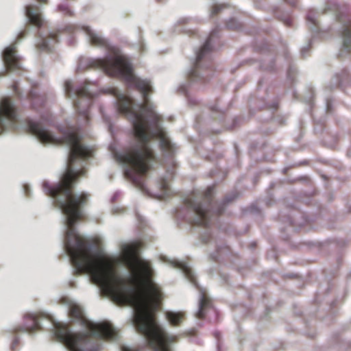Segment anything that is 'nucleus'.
<instances>
[{
    "label": "nucleus",
    "mask_w": 351,
    "mask_h": 351,
    "mask_svg": "<svg viewBox=\"0 0 351 351\" xmlns=\"http://www.w3.org/2000/svg\"><path fill=\"white\" fill-rule=\"evenodd\" d=\"M98 68L111 76L124 79L130 86L136 87L141 93L143 101H136L118 88L108 89L117 98L118 110L125 114L132 125L134 141L124 152H114L115 160L122 167L125 176L132 181L141 191H147L142 178L155 160L151 144H156L162 152L171 154L175 147L160 123V117L149 99V93L153 86L150 80L138 77L128 58L118 49L103 59L96 60Z\"/></svg>",
    "instance_id": "f257e3e1"
},
{
    "label": "nucleus",
    "mask_w": 351,
    "mask_h": 351,
    "mask_svg": "<svg viewBox=\"0 0 351 351\" xmlns=\"http://www.w3.org/2000/svg\"><path fill=\"white\" fill-rule=\"evenodd\" d=\"M69 308L71 318L80 324L82 331L75 332L67 324H53V335L69 351H97L104 340L115 341L119 337L116 328L107 321L94 322L84 315L83 308L75 301H62ZM119 306L132 308L131 324L146 339L154 351H172L176 337L169 334L158 324L154 311L160 301H113ZM121 351H138L123 346Z\"/></svg>",
    "instance_id": "f03ea898"
},
{
    "label": "nucleus",
    "mask_w": 351,
    "mask_h": 351,
    "mask_svg": "<svg viewBox=\"0 0 351 351\" xmlns=\"http://www.w3.org/2000/svg\"><path fill=\"white\" fill-rule=\"evenodd\" d=\"M64 90L66 95L73 100L80 116L83 117L84 122L86 123L89 119L88 110L93 97L92 93L86 85L74 88L70 81L65 82Z\"/></svg>",
    "instance_id": "7ed1b4c3"
},
{
    "label": "nucleus",
    "mask_w": 351,
    "mask_h": 351,
    "mask_svg": "<svg viewBox=\"0 0 351 351\" xmlns=\"http://www.w3.org/2000/svg\"><path fill=\"white\" fill-rule=\"evenodd\" d=\"M213 193V189H208L205 191L204 197L202 195L193 196L187 199L186 204L193 209L195 213L194 224L206 226L210 222L212 213L208 208V203L210 202V197Z\"/></svg>",
    "instance_id": "20e7f679"
},
{
    "label": "nucleus",
    "mask_w": 351,
    "mask_h": 351,
    "mask_svg": "<svg viewBox=\"0 0 351 351\" xmlns=\"http://www.w3.org/2000/svg\"><path fill=\"white\" fill-rule=\"evenodd\" d=\"M18 115L12 101L8 97L0 98V129H13L18 126Z\"/></svg>",
    "instance_id": "39448f33"
},
{
    "label": "nucleus",
    "mask_w": 351,
    "mask_h": 351,
    "mask_svg": "<svg viewBox=\"0 0 351 351\" xmlns=\"http://www.w3.org/2000/svg\"><path fill=\"white\" fill-rule=\"evenodd\" d=\"M330 12L334 13L335 17L339 21V33L342 39V45L345 50H351V21L347 16L341 15L337 5L327 8Z\"/></svg>",
    "instance_id": "423d86ee"
},
{
    "label": "nucleus",
    "mask_w": 351,
    "mask_h": 351,
    "mask_svg": "<svg viewBox=\"0 0 351 351\" xmlns=\"http://www.w3.org/2000/svg\"><path fill=\"white\" fill-rule=\"evenodd\" d=\"M15 44L6 47L2 52V58L7 70L15 71L20 68L19 57Z\"/></svg>",
    "instance_id": "0eeeda50"
},
{
    "label": "nucleus",
    "mask_w": 351,
    "mask_h": 351,
    "mask_svg": "<svg viewBox=\"0 0 351 351\" xmlns=\"http://www.w3.org/2000/svg\"><path fill=\"white\" fill-rule=\"evenodd\" d=\"M167 263L173 267L179 269L191 282L197 285L194 271L188 263L176 258L169 259Z\"/></svg>",
    "instance_id": "6e6552de"
},
{
    "label": "nucleus",
    "mask_w": 351,
    "mask_h": 351,
    "mask_svg": "<svg viewBox=\"0 0 351 351\" xmlns=\"http://www.w3.org/2000/svg\"><path fill=\"white\" fill-rule=\"evenodd\" d=\"M58 41L56 34L49 32L46 34H40L37 40L36 45L41 50L51 51L53 45Z\"/></svg>",
    "instance_id": "1a4fd4ad"
},
{
    "label": "nucleus",
    "mask_w": 351,
    "mask_h": 351,
    "mask_svg": "<svg viewBox=\"0 0 351 351\" xmlns=\"http://www.w3.org/2000/svg\"><path fill=\"white\" fill-rule=\"evenodd\" d=\"M25 13L27 19L32 24L36 27H40L43 23L41 14L38 12L34 6L32 4L25 7Z\"/></svg>",
    "instance_id": "9d476101"
},
{
    "label": "nucleus",
    "mask_w": 351,
    "mask_h": 351,
    "mask_svg": "<svg viewBox=\"0 0 351 351\" xmlns=\"http://www.w3.org/2000/svg\"><path fill=\"white\" fill-rule=\"evenodd\" d=\"M83 29L86 35L88 40L92 43L97 46H106L107 40L104 38L101 34L91 29L88 26L83 27Z\"/></svg>",
    "instance_id": "9b49d317"
},
{
    "label": "nucleus",
    "mask_w": 351,
    "mask_h": 351,
    "mask_svg": "<svg viewBox=\"0 0 351 351\" xmlns=\"http://www.w3.org/2000/svg\"><path fill=\"white\" fill-rule=\"evenodd\" d=\"M210 305V300L206 297V293L202 289L199 294L198 308L195 312V316L198 318H202L206 314V310Z\"/></svg>",
    "instance_id": "f8f14e48"
},
{
    "label": "nucleus",
    "mask_w": 351,
    "mask_h": 351,
    "mask_svg": "<svg viewBox=\"0 0 351 351\" xmlns=\"http://www.w3.org/2000/svg\"><path fill=\"white\" fill-rule=\"evenodd\" d=\"M26 319H29V323H25L22 328V330L25 332H30L36 329L40 328V324L34 314H28L25 317Z\"/></svg>",
    "instance_id": "ddd939ff"
},
{
    "label": "nucleus",
    "mask_w": 351,
    "mask_h": 351,
    "mask_svg": "<svg viewBox=\"0 0 351 351\" xmlns=\"http://www.w3.org/2000/svg\"><path fill=\"white\" fill-rule=\"evenodd\" d=\"M210 38H208L204 44L201 47V48L195 51V65H197L198 62L201 60L206 56V54L210 51Z\"/></svg>",
    "instance_id": "4468645a"
},
{
    "label": "nucleus",
    "mask_w": 351,
    "mask_h": 351,
    "mask_svg": "<svg viewBox=\"0 0 351 351\" xmlns=\"http://www.w3.org/2000/svg\"><path fill=\"white\" fill-rule=\"evenodd\" d=\"M184 313L180 311H168L166 317L169 323L173 326L179 324L184 318Z\"/></svg>",
    "instance_id": "2eb2a0df"
},
{
    "label": "nucleus",
    "mask_w": 351,
    "mask_h": 351,
    "mask_svg": "<svg viewBox=\"0 0 351 351\" xmlns=\"http://www.w3.org/2000/svg\"><path fill=\"white\" fill-rule=\"evenodd\" d=\"M307 23L310 29L315 33H318L319 31V20L318 19L317 14L315 13L309 14L307 16Z\"/></svg>",
    "instance_id": "dca6fc26"
},
{
    "label": "nucleus",
    "mask_w": 351,
    "mask_h": 351,
    "mask_svg": "<svg viewBox=\"0 0 351 351\" xmlns=\"http://www.w3.org/2000/svg\"><path fill=\"white\" fill-rule=\"evenodd\" d=\"M167 180V178H162L161 182L159 184L160 189L163 191L162 195H168L170 192Z\"/></svg>",
    "instance_id": "f3484780"
},
{
    "label": "nucleus",
    "mask_w": 351,
    "mask_h": 351,
    "mask_svg": "<svg viewBox=\"0 0 351 351\" xmlns=\"http://www.w3.org/2000/svg\"><path fill=\"white\" fill-rule=\"evenodd\" d=\"M190 77L195 80L199 79V72L196 70H191L189 73Z\"/></svg>",
    "instance_id": "a211bd4d"
},
{
    "label": "nucleus",
    "mask_w": 351,
    "mask_h": 351,
    "mask_svg": "<svg viewBox=\"0 0 351 351\" xmlns=\"http://www.w3.org/2000/svg\"><path fill=\"white\" fill-rule=\"evenodd\" d=\"M221 9V5H216L214 7V8L212 10V14H217L219 10Z\"/></svg>",
    "instance_id": "6ab92c4d"
},
{
    "label": "nucleus",
    "mask_w": 351,
    "mask_h": 351,
    "mask_svg": "<svg viewBox=\"0 0 351 351\" xmlns=\"http://www.w3.org/2000/svg\"><path fill=\"white\" fill-rule=\"evenodd\" d=\"M23 34H24V32L23 31H21L18 33V35H17V37L18 38H22L23 36Z\"/></svg>",
    "instance_id": "aec40b11"
},
{
    "label": "nucleus",
    "mask_w": 351,
    "mask_h": 351,
    "mask_svg": "<svg viewBox=\"0 0 351 351\" xmlns=\"http://www.w3.org/2000/svg\"><path fill=\"white\" fill-rule=\"evenodd\" d=\"M231 200H232V198H231L230 197H226L224 199L223 202H224L225 203H228V202H230Z\"/></svg>",
    "instance_id": "412c9836"
},
{
    "label": "nucleus",
    "mask_w": 351,
    "mask_h": 351,
    "mask_svg": "<svg viewBox=\"0 0 351 351\" xmlns=\"http://www.w3.org/2000/svg\"><path fill=\"white\" fill-rule=\"evenodd\" d=\"M16 343H17V340L16 339V340H14V343H13V344H12V348H14V346Z\"/></svg>",
    "instance_id": "4be33fe9"
},
{
    "label": "nucleus",
    "mask_w": 351,
    "mask_h": 351,
    "mask_svg": "<svg viewBox=\"0 0 351 351\" xmlns=\"http://www.w3.org/2000/svg\"><path fill=\"white\" fill-rule=\"evenodd\" d=\"M117 210H119V207H116V208H114V212H117ZM120 210H121V208H120Z\"/></svg>",
    "instance_id": "5701e85b"
},
{
    "label": "nucleus",
    "mask_w": 351,
    "mask_h": 351,
    "mask_svg": "<svg viewBox=\"0 0 351 351\" xmlns=\"http://www.w3.org/2000/svg\"><path fill=\"white\" fill-rule=\"evenodd\" d=\"M37 1H40V2H43V3H44V2H45V1H46V0H37Z\"/></svg>",
    "instance_id": "b1692460"
}]
</instances>
